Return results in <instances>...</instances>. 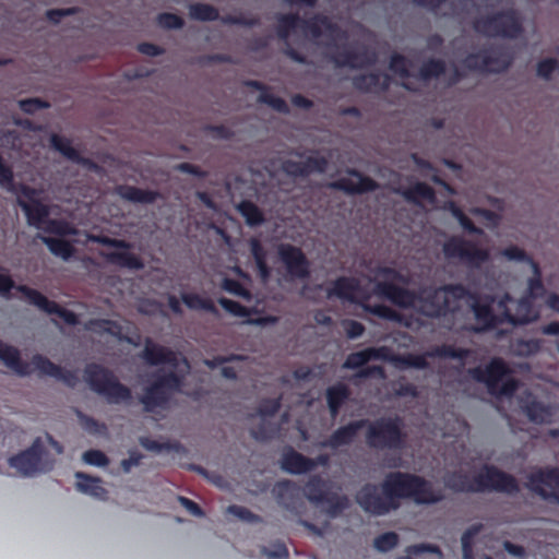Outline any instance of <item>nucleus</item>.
<instances>
[{
    "label": "nucleus",
    "mask_w": 559,
    "mask_h": 559,
    "mask_svg": "<svg viewBox=\"0 0 559 559\" xmlns=\"http://www.w3.org/2000/svg\"><path fill=\"white\" fill-rule=\"evenodd\" d=\"M381 490L382 496L377 485L365 484L356 493V502L366 513L380 516L397 510L402 499H413L417 504H435L443 499L425 477L400 471L385 475Z\"/></svg>",
    "instance_id": "1"
},
{
    "label": "nucleus",
    "mask_w": 559,
    "mask_h": 559,
    "mask_svg": "<svg viewBox=\"0 0 559 559\" xmlns=\"http://www.w3.org/2000/svg\"><path fill=\"white\" fill-rule=\"evenodd\" d=\"M445 486L455 492L496 491L514 495L520 490L513 475L490 464H485L480 473L474 476L473 481H469L466 474L454 472L445 479Z\"/></svg>",
    "instance_id": "2"
},
{
    "label": "nucleus",
    "mask_w": 559,
    "mask_h": 559,
    "mask_svg": "<svg viewBox=\"0 0 559 559\" xmlns=\"http://www.w3.org/2000/svg\"><path fill=\"white\" fill-rule=\"evenodd\" d=\"M47 445L58 455L63 453V445L50 433H46L45 439L36 437L27 449L10 456L8 460L10 467L23 477L51 472L56 465V457L48 451Z\"/></svg>",
    "instance_id": "3"
},
{
    "label": "nucleus",
    "mask_w": 559,
    "mask_h": 559,
    "mask_svg": "<svg viewBox=\"0 0 559 559\" xmlns=\"http://www.w3.org/2000/svg\"><path fill=\"white\" fill-rule=\"evenodd\" d=\"M0 187L16 195L17 205L23 210L27 223L41 228L49 216V207L37 199V190L25 185L15 183L13 169L0 155Z\"/></svg>",
    "instance_id": "4"
},
{
    "label": "nucleus",
    "mask_w": 559,
    "mask_h": 559,
    "mask_svg": "<svg viewBox=\"0 0 559 559\" xmlns=\"http://www.w3.org/2000/svg\"><path fill=\"white\" fill-rule=\"evenodd\" d=\"M469 289L463 284H445L440 287H423L418 290L417 304L420 312L433 319H439L454 313L457 310L456 302L466 298Z\"/></svg>",
    "instance_id": "5"
},
{
    "label": "nucleus",
    "mask_w": 559,
    "mask_h": 559,
    "mask_svg": "<svg viewBox=\"0 0 559 559\" xmlns=\"http://www.w3.org/2000/svg\"><path fill=\"white\" fill-rule=\"evenodd\" d=\"M84 380L93 392L103 396L109 404L129 403L132 399L131 389L121 383L110 369L99 364L86 365Z\"/></svg>",
    "instance_id": "6"
},
{
    "label": "nucleus",
    "mask_w": 559,
    "mask_h": 559,
    "mask_svg": "<svg viewBox=\"0 0 559 559\" xmlns=\"http://www.w3.org/2000/svg\"><path fill=\"white\" fill-rule=\"evenodd\" d=\"M467 373L476 382L485 384L493 396L511 397L519 388L518 381L509 377L508 364L500 357L492 358L485 367L469 368Z\"/></svg>",
    "instance_id": "7"
},
{
    "label": "nucleus",
    "mask_w": 559,
    "mask_h": 559,
    "mask_svg": "<svg viewBox=\"0 0 559 559\" xmlns=\"http://www.w3.org/2000/svg\"><path fill=\"white\" fill-rule=\"evenodd\" d=\"M153 381L143 390L140 403L147 413L156 408H166L171 400L173 393L180 392L183 385V378L175 370H158L152 373Z\"/></svg>",
    "instance_id": "8"
},
{
    "label": "nucleus",
    "mask_w": 559,
    "mask_h": 559,
    "mask_svg": "<svg viewBox=\"0 0 559 559\" xmlns=\"http://www.w3.org/2000/svg\"><path fill=\"white\" fill-rule=\"evenodd\" d=\"M377 276L381 280L374 284L376 295L404 309L417 304L418 292L396 285V283H408V278L400 271L391 266H380L377 270Z\"/></svg>",
    "instance_id": "9"
},
{
    "label": "nucleus",
    "mask_w": 559,
    "mask_h": 559,
    "mask_svg": "<svg viewBox=\"0 0 559 559\" xmlns=\"http://www.w3.org/2000/svg\"><path fill=\"white\" fill-rule=\"evenodd\" d=\"M476 32L489 36L516 39L524 33L523 20L514 8L497 11L474 22Z\"/></svg>",
    "instance_id": "10"
},
{
    "label": "nucleus",
    "mask_w": 559,
    "mask_h": 559,
    "mask_svg": "<svg viewBox=\"0 0 559 559\" xmlns=\"http://www.w3.org/2000/svg\"><path fill=\"white\" fill-rule=\"evenodd\" d=\"M13 288L21 293L28 304L37 307L45 313L57 314L69 325L79 324V317L73 311L62 308L56 301L49 300L35 288L28 287L27 285H15L9 274L0 273V295L9 297V294Z\"/></svg>",
    "instance_id": "11"
},
{
    "label": "nucleus",
    "mask_w": 559,
    "mask_h": 559,
    "mask_svg": "<svg viewBox=\"0 0 559 559\" xmlns=\"http://www.w3.org/2000/svg\"><path fill=\"white\" fill-rule=\"evenodd\" d=\"M366 440L370 448L399 450L405 444L403 421L399 416L381 417L367 424Z\"/></svg>",
    "instance_id": "12"
},
{
    "label": "nucleus",
    "mask_w": 559,
    "mask_h": 559,
    "mask_svg": "<svg viewBox=\"0 0 559 559\" xmlns=\"http://www.w3.org/2000/svg\"><path fill=\"white\" fill-rule=\"evenodd\" d=\"M304 495L311 503L325 506L326 513L332 518L340 515L349 506L348 498L333 492L329 481L320 475L310 476L305 485Z\"/></svg>",
    "instance_id": "13"
},
{
    "label": "nucleus",
    "mask_w": 559,
    "mask_h": 559,
    "mask_svg": "<svg viewBox=\"0 0 559 559\" xmlns=\"http://www.w3.org/2000/svg\"><path fill=\"white\" fill-rule=\"evenodd\" d=\"M442 251L445 258L459 259L471 269H479L490 258L488 250L479 248L475 242L460 236L449 238L443 243Z\"/></svg>",
    "instance_id": "14"
},
{
    "label": "nucleus",
    "mask_w": 559,
    "mask_h": 559,
    "mask_svg": "<svg viewBox=\"0 0 559 559\" xmlns=\"http://www.w3.org/2000/svg\"><path fill=\"white\" fill-rule=\"evenodd\" d=\"M92 240L105 247L122 249V251L104 253V258L107 262L130 270H142L144 267L142 259L138 254L129 251L133 247L131 242L104 235L94 236Z\"/></svg>",
    "instance_id": "15"
},
{
    "label": "nucleus",
    "mask_w": 559,
    "mask_h": 559,
    "mask_svg": "<svg viewBox=\"0 0 559 559\" xmlns=\"http://www.w3.org/2000/svg\"><path fill=\"white\" fill-rule=\"evenodd\" d=\"M465 299L469 300V306L474 312L475 319L478 323L481 324L480 328H473V331L481 332L486 330H491L498 326L499 324L506 323L503 310H500V314H496L493 312L492 306L496 301L493 296H480L478 293L469 290V294L466 296Z\"/></svg>",
    "instance_id": "16"
},
{
    "label": "nucleus",
    "mask_w": 559,
    "mask_h": 559,
    "mask_svg": "<svg viewBox=\"0 0 559 559\" xmlns=\"http://www.w3.org/2000/svg\"><path fill=\"white\" fill-rule=\"evenodd\" d=\"M527 487L543 500L559 506V467L538 468L527 477Z\"/></svg>",
    "instance_id": "17"
},
{
    "label": "nucleus",
    "mask_w": 559,
    "mask_h": 559,
    "mask_svg": "<svg viewBox=\"0 0 559 559\" xmlns=\"http://www.w3.org/2000/svg\"><path fill=\"white\" fill-rule=\"evenodd\" d=\"M512 301L513 299L510 294L506 293L497 302L499 310H503L506 323L523 325L534 321L538 317V313L534 309L533 300L530 297L523 296L520 298L515 302L514 312L509 308V304Z\"/></svg>",
    "instance_id": "18"
},
{
    "label": "nucleus",
    "mask_w": 559,
    "mask_h": 559,
    "mask_svg": "<svg viewBox=\"0 0 559 559\" xmlns=\"http://www.w3.org/2000/svg\"><path fill=\"white\" fill-rule=\"evenodd\" d=\"M278 255L290 277L299 280L309 277L310 263L299 247L283 243L278 247Z\"/></svg>",
    "instance_id": "19"
},
{
    "label": "nucleus",
    "mask_w": 559,
    "mask_h": 559,
    "mask_svg": "<svg viewBox=\"0 0 559 559\" xmlns=\"http://www.w3.org/2000/svg\"><path fill=\"white\" fill-rule=\"evenodd\" d=\"M329 165L324 156H308L305 160L298 162L293 159L284 160L282 164L283 171L294 178H305L312 173L322 174Z\"/></svg>",
    "instance_id": "20"
},
{
    "label": "nucleus",
    "mask_w": 559,
    "mask_h": 559,
    "mask_svg": "<svg viewBox=\"0 0 559 559\" xmlns=\"http://www.w3.org/2000/svg\"><path fill=\"white\" fill-rule=\"evenodd\" d=\"M32 365H34L35 369L39 372L40 376L52 377L62 381L69 388H74L79 382V378L75 371L63 369L41 354H35L32 357Z\"/></svg>",
    "instance_id": "21"
},
{
    "label": "nucleus",
    "mask_w": 559,
    "mask_h": 559,
    "mask_svg": "<svg viewBox=\"0 0 559 559\" xmlns=\"http://www.w3.org/2000/svg\"><path fill=\"white\" fill-rule=\"evenodd\" d=\"M347 174L356 177L358 180L354 181L350 178L342 177L333 181L330 186L347 194H362L378 189V183L372 178L364 176L359 170L349 168L347 169Z\"/></svg>",
    "instance_id": "22"
},
{
    "label": "nucleus",
    "mask_w": 559,
    "mask_h": 559,
    "mask_svg": "<svg viewBox=\"0 0 559 559\" xmlns=\"http://www.w3.org/2000/svg\"><path fill=\"white\" fill-rule=\"evenodd\" d=\"M141 357L150 366L170 365L176 367L178 365L177 355L170 348L156 344L151 337H146L144 342V349Z\"/></svg>",
    "instance_id": "23"
},
{
    "label": "nucleus",
    "mask_w": 559,
    "mask_h": 559,
    "mask_svg": "<svg viewBox=\"0 0 559 559\" xmlns=\"http://www.w3.org/2000/svg\"><path fill=\"white\" fill-rule=\"evenodd\" d=\"M360 292L361 287L357 278L340 276L333 282L332 287L328 288L326 297L329 299L337 297L353 304H359L360 301L357 300L356 295Z\"/></svg>",
    "instance_id": "24"
},
{
    "label": "nucleus",
    "mask_w": 559,
    "mask_h": 559,
    "mask_svg": "<svg viewBox=\"0 0 559 559\" xmlns=\"http://www.w3.org/2000/svg\"><path fill=\"white\" fill-rule=\"evenodd\" d=\"M368 419H358L337 428L324 442V445L331 449H337L342 445L350 444L358 431L365 428Z\"/></svg>",
    "instance_id": "25"
},
{
    "label": "nucleus",
    "mask_w": 559,
    "mask_h": 559,
    "mask_svg": "<svg viewBox=\"0 0 559 559\" xmlns=\"http://www.w3.org/2000/svg\"><path fill=\"white\" fill-rule=\"evenodd\" d=\"M317 465V461L305 456L292 448L284 452L282 455L281 466L285 472L289 474H305L316 468Z\"/></svg>",
    "instance_id": "26"
},
{
    "label": "nucleus",
    "mask_w": 559,
    "mask_h": 559,
    "mask_svg": "<svg viewBox=\"0 0 559 559\" xmlns=\"http://www.w3.org/2000/svg\"><path fill=\"white\" fill-rule=\"evenodd\" d=\"M513 57L506 49L499 48L490 52L484 50V56L481 59V72L502 73L511 67Z\"/></svg>",
    "instance_id": "27"
},
{
    "label": "nucleus",
    "mask_w": 559,
    "mask_h": 559,
    "mask_svg": "<svg viewBox=\"0 0 559 559\" xmlns=\"http://www.w3.org/2000/svg\"><path fill=\"white\" fill-rule=\"evenodd\" d=\"M0 360L16 374L25 377L31 374L29 364L22 360L20 350L0 340Z\"/></svg>",
    "instance_id": "28"
},
{
    "label": "nucleus",
    "mask_w": 559,
    "mask_h": 559,
    "mask_svg": "<svg viewBox=\"0 0 559 559\" xmlns=\"http://www.w3.org/2000/svg\"><path fill=\"white\" fill-rule=\"evenodd\" d=\"M330 59L336 67H348L352 69L362 68L364 66H371L376 62V57H369L367 52H356L349 49L338 50L331 55Z\"/></svg>",
    "instance_id": "29"
},
{
    "label": "nucleus",
    "mask_w": 559,
    "mask_h": 559,
    "mask_svg": "<svg viewBox=\"0 0 559 559\" xmlns=\"http://www.w3.org/2000/svg\"><path fill=\"white\" fill-rule=\"evenodd\" d=\"M247 87L260 91L258 102L270 106L272 109L280 114L288 115L290 112L289 106L285 99L275 96L269 92L270 87L264 83L257 80H248L245 82Z\"/></svg>",
    "instance_id": "30"
},
{
    "label": "nucleus",
    "mask_w": 559,
    "mask_h": 559,
    "mask_svg": "<svg viewBox=\"0 0 559 559\" xmlns=\"http://www.w3.org/2000/svg\"><path fill=\"white\" fill-rule=\"evenodd\" d=\"M388 348L381 347H369L359 352L350 353L343 367L345 369H358L365 366L371 359H388Z\"/></svg>",
    "instance_id": "31"
},
{
    "label": "nucleus",
    "mask_w": 559,
    "mask_h": 559,
    "mask_svg": "<svg viewBox=\"0 0 559 559\" xmlns=\"http://www.w3.org/2000/svg\"><path fill=\"white\" fill-rule=\"evenodd\" d=\"M353 85L356 90L365 93L377 88L386 92L391 85V76L381 73L360 74L353 79Z\"/></svg>",
    "instance_id": "32"
},
{
    "label": "nucleus",
    "mask_w": 559,
    "mask_h": 559,
    "mask_svg": "<svg viewBox=\"0 0 559 559\" xmlns=\"http://www.w3.org/2000/svg\"><path fill=\"white\" fill-rule=\"evenodd\" d=\"M117 192L122 199L133 203L141 204H152L159 197V193L157 191L141 189L128 185L119 186Z\"/></svg>",
    "instance_id": "33"
},
{
    "label": "nucleus",
    "mask_w": 559,
    "mask_h": 559,
    "mask_svg": "<svg viewBox=\"0 0 559 559\" xmlns=\"http://www.w3.org/2000/svg\"><path fill=\"white\" fill-rule=\"evenodd\" d=\"M349 395V389L342 382L333 384L326 389V403L333 418L338 415L341 407L348 400Z\"/></svg>",
    "instance_id": "34"
},
{
    "label": "nucleus",
    "mask_w": 559,
    "mask_h": 559,
    "mask_svg": "<svg viewBox=\"0 0 559 559\" xmlns=\"http://www.w3.org/2000/svg\"><path fill=\"white\" fill-rule=\"evenodd\" d=\"M402 197L413 204H420V200H426L429 203L436 202V192L433 188L425 182H416L413 186L400 191Z\"/></svg>",
    "instance_id": "35"
},
{
    "label": "nucleus",
    "mask_w": 559,
    "mask_h": 559,
    "mask_svg": "<svg viewBox=\"0 0 559 559\" xmlns=\"http://www.w3.org/2000/svg\"><path fill=\"white\" fill-rule=\"evenodd\" d=\"M75 477L76 489L83 493L93 496L98 499L107 497V490L102 486V479L98 477L90 476L83 472H76Z\"/></svg>",
    "instance_id": "36"
},
{
    "label": "nucleus",
    "mask_w": 559,
    "mask_h": 559,
    "mask_svg": "<svg viewBox=\"0 0 559 559\" xmlns=\"http://www.w3.org/2000/svg\"><path fill=\"white\" fill-rule=\"evenodd\" d=\"M300 27L308 32L312 37L319 38L322 36L323 28L333 32L336 25L331 22L326 15L317 14L311 19H301Z\"/></svg>",
    "instance_id": "37"
},
{
    "label": "nucleus",
    "mask_w": 559,
    "mask_h": 559,
    "mask_svg": "<svg viewBox=\"0 0 559 559\" xmlns=\"http://www.w3.org/2000/svg\"><path fill=\"white\" fill-rule=\"evenodd\" d=\"M472 355V350L468 348L455 347L449 344H442L435 346L427 356L433 358H450L457 359L464 364V361Z\"/></svg>",
    "instance_id": "38"
},
{
    "label": "nucleus",
    "mask_w": 559,
    "mask_h": 559,
    "mask_svg": "<svg viewBox=\"0 0 559 559\" xmlns=\"http://www.w3.org/2000/svg\"><path fill=\"white\" fill-rule=\"evenodd\" d=\"M445 62L442 59L430 58L419 68L417 78L421 81L438 79L445 73Z\"/></svg>",
    "instance_id": "39"
},
{
    "label": "nucleus",
    "mask_w": 559,
    "mask_h": 559,
    "mask_svg": "<svg viewBox=\"0 0 559 559\" xmlns=\"http://www.w3.org/2000/svg\"><path fill=\"white\" fill-rule=\"evenodd\" d=\"M277 22V37L282 40H287L292 31H294L297 27H300L301 17L299 16L298 13L278 14Z\"/></svg>",
    "instance_id": "40"
},
{
    "label": "nucleus",
    "mask_w": 559,
    "mask_h": 559,
    "mask_svg": "<svg viewBox=\"0 0 559 559\" xmlns=\"http://www.w3.org/2000/svg\"><path fill=\"white\" fill-rule=\"evenodd\" d=\"M237 209L249 226H259L264 222L263 212L252 201L243 200L238 204Z\"/></svg>",
    "instance_id": "41"
},
{
    "label": "nucleus",
    "mask_w": 559,
    "mask_h": 559,
    "mask_svg": "<svg viewBox=\"0 0 559 559\" xmlns=\"http://www.w3.org/2000/svg\"><path fill=\"white\" fill-rule=\"evenodd\" d=\"M41 240L52 254L60 257L63 260H69L74 253L73 246L66 239L43 237Z\"/></svg>",
    "instance_id": "42"
},
{
    "label": "nucleus",
    "mask_w": 559,
    "mask_h": 559,
    "mask_svg": "<svg viewBox=\"0 0 559 559\" xmlns=\"http://www.w3.org/2000/svg\"><path fill=\"white\" fill-rule=\"evenodd\" d=\"M189 15L192 20L212 22L219 19L218 10L212 4L193 3L189 7Z\"/></svg>",
    "instance_id": "43"
},
{
    "label": "nucleus",
    "mask_w": 559,
    "mask_h": 559,
    "mask_svg": "<svg viewBox=\"0 0 559 559\" xmlns=\"http://www.w3.org/2000/svg\"><path fill=\"white\" fill-rule=\"evenodd\" d=\"M522 408L530 421L534 424H544L550 416L548 408L536 400L528 401Z\"/></svg>",
    "instance_id": "44"
},
{
    "label": "nucleus",
    "mask_w": 559,
    "mask_h": 559,
    "mask_svg": "<svg viewBox=\"0 0 559 559\" xmlns=\"http://www.w3.org/2000/svg\"><path fill=\"white\" fill-rule=\"evenodd\" d=\"M183 304L192 310H204L212 314H217L218 310L215 307L214 302L210 298H203L198 294H183L182 295Z\"/></svg>",
    "instance_id": "45"
},
{
    "label": "nucleus",
    "mask_w": 559,
    "mask_h": 559,
    "mask_svg": "<svg viewBox=\"0 0 559 559\" xmlns=\"http://www.w3.org/2000/svg\"><path fill=\"white\" fill-rule=\"evenodd\" d=\"M50 144L53 150L63 155L67 159L73 162L78 158L79 151L72 146L70 139L53 133L50 136Z\"/></svg>",
    "instance_id": "46"
},
{
    "label": "nucleus",
    "mask_w": 559,
    "mask_h": 559,
    "mask_svg": "<svg viewBox=\"0 0 559 559\" xmlns=\"http://www.w3.org/2000/svg\"><path fill=\"white\" fill-rule=\"evenodd\" d=\"M483 530V524L477 523L469 526L461 537L463 559H475L473 543L474 538Z\"/></svg>",
    "instance_id": "47"
},
{
    "label": "nucleus",
    "mask_w": 559,
    "mask_h": 559,
    "mask_svg": "<svg viewBox=\"0 0 559 559\" xmlns=\"http://www.w3.org/2000/svg\"><path fill=\"white\" fill-rule=\"evenodd\" d=\"M297 487L292 480L277 481L273 487V493L280 504L288 507V502L293 500Z\"/></svg>",
    "instance_id": "48"
},
{
    "label": "nucleus",
    "mask_w": 559,
    "mask_h": 559,
    "mask_svg": "<svg viewBox=\"0 0 559 559\" xmlns=\"http://www.w3.org/2000/svg\"><path fill=\"white\" fill-rule=\"evenodd\" d=\"M534 275L528 280L527 283V292L525 294L526 297H530L532 300L543 296L545 293V287L542 281V272L538 263H534L532 265Z\"/></svg>",
    "instance_id": "49"
},
{
    "label": "nucleus",
    "mask_w": 559,
    "mask_h": 559,
    "mask_svg": "<svg viewBox=\"0 0 559 559\" xmlns=\"http://www.w3.org/2000/svg\"><path fill=\"white\" fill-rule=\"evenodd\" d=\"M367 299H368V297L366 296V297H364V300L359 302V305L362 307V309L366 312L371 313V314L377 316L382 319H388V320H395L397 318V313L395 310L391 309L390 307H388L385 305H381V304L369 305V304L365 302Z\"/></svg>",
    "instance_id": "50"
},
{
    "label": "nucleus",
    "mask_w": 559,
    "mask_h": 559,
    "mask_svg": "<svg viewBox=\"0 0 559 559\" xmlns=\"http://www.w3.org/2000/svg\"><path fill=\"white\" fill-rule=\"evenodd\" d=\"M408 59L397 52L390 57L389 69L402 79H408L412 74L408 70Z\"/></svg>",
    "instance_id": "51"
},
{
    "label": "nucleus",
    "mask_w": 559,
    "mask_h": 559,
    "mask_svg": "<svg viewBox=\"0 0 559 559\" xmlns=\"http://www.w3.org/2000/svg\"><path fill=\"white\" fill-rule=\"evenodd\" d=\"M141 445L148 451L153 452H163V451H176L178 452L181 449V444L177 441H165L159 442L157 440H153L150 438H142Z\"/></svg>",
    "instance_id": "52"
},
{
    "label": "nucleus",
    "mask_w": 559,
    "mask_h": 559,
    "mask_svg": "<svg viewBox=\"0 0 559 559\" xmlns=\"http://www.w3.org/2000/svg\"><path fill=\"white\" fill-rule=\"evenodd\" d=\"M399 540L395 532H386L374 538L373 546L380 552H388L397 546Z\"/></svg>",
    "instance_id": "53"
},
{
    "label": "nucleus",
    "mask_w": 559,
    "mask_h": 559,
    "mask_svg": "<svg viewBox=\"0 0 559 559\" xmlns=\"http://www.w3.org/2000/svg\"><path fill=\"white\" fill-rule=\"evenodd\" d=\"M394 360L404 368L426 369L428 367L426 355L406 354L394 357Z\"/></svg>",
    "instance_id": "54"
},
{
    "label": "nucleus",
    "mask_w": 559,
    "mask_h": 559,
    "mask_svg": "<svg viewBox=\"0 0 559 559\" xmlns=\"http://www.w3.org/2000/svg\"><path fill=\"white\" fill-rule=\"evenodd\" d=\"M218 304L229 313L236 316V317H249L254 309L248 308L243 305H241L238 301L221 297L218 299Z\"/></svg>",
    "instance_id": "55"
},
{
    "label": "nucleus",
    "mask_w": 559,
    "mask_h": 559,
    "mask_svg": "<svg viewBox=\"0 0 559 559\" xmlns=\"http://www.w3.org/2000/svg\"><path fill=\"white\" fill-rule=\"evenodd\" d=\"M79 418L81 425L84 430L94 436H103L107 432V426L104 423L96 420L95 418L84 415L82 413L79 414Z\"/></svg>",
    "instance_id": "56"
},
{
    "label": "nucleus",
    "mask_w": 559,
    "mask_h": 559,
    "mask_svg": "<svg viewBox=\"0 0 559 559\" xmlns=\"http://www.w3.org/2000/svg\"><path fill=\"white\" fill-rule=\"evenodd\" d=\"M277 432V428L270 423L262 421L251 429L250 435L257 441L272 440Z\"/></svg>",
    "instance_id": "57"
},
{
    "label": "nucleus",
    "mask_w": 559,
    "mask_h": 559,
    "mask_svg": "<svg viewBox=\"0 0 559 559\" xmlns=\"http://www.w3.org/2000/svg\"><path fill=\"white\" fill-rule=\"evenodd\" d=\"M44 230L48 234H53L58 236H67L74 234V229L70 226V224L62 219H47L45 223Z\"/></svg>",
    "instance_id": "58"
},
{
    "label": "nucleus",
    "mask_w": 559,
    "mask_h": 559,
    "mask_svg": "<svg viewBox=\"0 0 559 559\" xmlns=\"http://www.w3.org/2000/svg\"><path fill=\"white\" fill-rule=\"evenodd\" d=\"M157 23L165 29H180L185 25V21L181 16L169 12L159 13L157 15Z\"/></svg>",
    "instance_id": "59"
},
{
    "label": "nucleus",
    "mask_w": 559,
    "mask_h": 559,
    "mask_svg": "<svg viewBox=\"0 0 559 559\" xmlns=\"http://www.w3.org/2000/svg\"><path fill=\"white\" fill-rule=\"evenodd\" d=\"M219 20L223 24L240 25V26H245V27H254L260 24L259 17H247L243 14H239V15L226 14V15L219 16Z\"/></svg>",
    "instance_id": "60"
},
{
    "label": "nucleus",
    "mask_w": 559,
    "mask_h": 559,
    "mask_svg": "<svg viewBox=\"0 0 559 559\" xmlns=\"http://www.w3.org/2000/svg\"><path fill=\"white\" fill-rule=\"evenodd\" d=\"M501 254L510 260V261H520V262H525V263H528L531 266L536 263L532 257H530L525 250L519 248L518 246H509L507 248H504L502 251H501Z\"/></svg>",
    "instance_id": "61"
},
{
    "label": "nucleus",
    "mask_w": 559,
    "mask_h": 559,
    "mask_svg": "<svg viewBox=\"0 0 559 559\" xmlns=\"http://www.w3.org/2000/svg\"><path fill=\"white\" fill-rule=\"evenodd\" d=\"M228 513L249 523H260L262 519L260 515L251 512L242 506L231 504L227 509Z\"/></svg>",
    "instance_id": "62"
},
{
    "label": "nucleus",
    "mask_w": 559,
    "mask_h": 559,
    "mask_svg": "<svg viewBox=\"0 0 559 559\" xmlns=\"http://www.w3.org/2000/svg\"><path fill=\"white\" fill-rule=\"evenodd\" d=\"M559 69V61L555 58H545L537 63L536 73L544 80H549L555 71Z\"/></svg>",
    "instance_id": "63"
},
{
    "label": "nucleus",
    "mask_w": 559,
    "mask_h": 559,
    "mask_svg": "<svg viewBox=\"0 0 559 559\" xmlns=\"http://www.w3.org/2000/svg\"><path fill=\"white\" fill-rule=\"evenodd\" d=\"M83 461L92 466L104 467L109 464L108 456L100 450H87L83 453Z\"/></svg>",
    "instance_id": "64"
}]
</instances>
